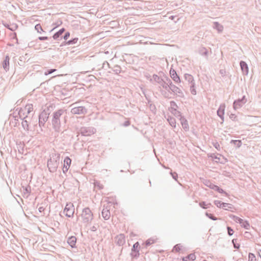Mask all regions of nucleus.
<instances>
[{"instance_id":"36","label":"nucleus","mask_w":261,"mask_h":261,"mask_svg":"<svg viewBox=\"0 0 261 261\" xmlns=\"http://www.w3.org/2000/svg\"><path fill=\"white\" fill-rule=\"evenodd\" d=\"M227 229H228V234H229L230 236L232 235V234H233V233L234 232V231H233V230H232L231 228H230L229 227H228L227 228Z\"/></svg>"},{"instance_id":"48","label":"nucleus","mask_w":261,"mask_h":261,"mask_svg":"<svg viewBox=\"0 0 261 261\" xmlns=\"http://www.w3.org/2000/svg\"><path fill=\"white\" fill-rule=\"evenodd\" d=\"M107 64V65H110L108 63V62L107 61H105L103 63H102V65H105V64Z\"/></svg>"},{"instance_id":"34","label":"nucleus","mask_w":261,"mask_h":261,"mask_svg":"<svg viewBox=\"0 0 261 261\" xmlns=\"http://www.w3.org/2000/svg\"><path fill=\"white\" fill-rule=\"evenodd\" d=\"M118 238L120 240L122 241V242H124V237L123 234H120L118 236Z\"/></svg>"},{"instance_id":"37","label":"nucleus","mask_w":261,"mask_h":261,"mask_svg":"<svg viewBox=\"0 0 261 261\" xmlns=\"http://www.w3.org/2000/svg\"><path fill=\"white\" fill-rule=\"evenodd\" d=\"M12 39H16V43H18V39L17 38V35L16 33H14L13 34V36L12 37Z\"/></svg>"},{"instance_id":"8","label":"nucleus","mask_w":261,"mask_h":261,"mask_svg":"<svg viewBox=\"0 0 261 261\" xmlns=\"http://www.w3.org/2000/svg\"><path fill=\"white\" fill-rule=\"evenodd\" d=\"M65 31V29L64 28H62L57 32L55 33L52 37L54 40H60L62 39V37L61 36Z\"/></svg>"},{"instance_id":"13","label":"nucleus","mask_w":261,"mask_h":261,"mask_svg":"<svg viewBox=\"0 0 261 261\" xmlns=\"http://www.w3.org/2000/svg\"><path fill=\"white\" fill-rule=\"evenodd\" d=\"M181 124L182 125V128L186 130H188L189 129V125L188 121L186 119L184 118H180Z\"/></svg>"},{"instance_id":"22","label":"nucleus","mask_w":261,"mask_h":261,"mask_svg":"<svg viewBox=\"0 0 261 261\" xmlns=\"http://www.w3.org/2000/svg\"><path fill=\"white\" fill-rule=\"evenodd\" d=\"M182 246L180 245H176L174 246L173 249H172V251L173 252H178L180 251V250H181Z\"/></svg>"},{"instance_id":"27","label":"nucleus","mask_w":261,"mask_h":261,"mask_svg":"<svg viewBox=\"0 0 261 261\" xmlns=\"http://www.w3.org/2000/svg\"><path fill=\"white\" fill-rule=\"evenodd\" d=\"M233 219H234V221L236 223H241L243 221V220L242 219H241V218L235 217V216L233 217Z\"/></svg>"},{"instance_id":"31","label":"nucleus","mask_w":261,"mask_h":261,"mask_svg":"<svg viewBox=\"0 0 261 261\" xmlns=\"http://www.w3.org/2000/svg\"><path fill=\"white\" fill-rule=\"evenodd\" d=\"M170 106L171 109H173L174 110H176V109L177 108L176 103L174 102H171Z\"/></svg>"},{"instance_id":"17","label":"nucleus","mask_w":261,"mask_h":261,"mask_svg":"<svg viewBox=\"0 0 261 261\" xmlns=\"http://www.w3.org/2000/svg\"><path fill=\"white\" fill-rule=\"evenodd\" d=\"M24 110L27 111V114L30 113L33 111V105L32 104L26 105V106L24 108Z\"/></svg>"},{"instance_id":"40","label":"nucleus","mask_w":261,"mask_h":261,"mask_svg":"<svg viewBox=\"0 0 261 261\" xmlns=\"http://www.w3.org/2000/svg\"><path fill=\"white\" fill-rule=\"evenodd\" d=\"M240 66H246L247 65V64H246V63L243 61H241L240 62Z\"/></svg>"},{"instance_id":"24","label":"nucleus","mask_w":261,"mask_h":261,"mask_svg":"<svg viewBox=\"0 0 261 261\" xmlns=\"http://www.w3.org/2000/svg\"><path fill=\"white\" fill-rule=\"evenodd\" d=\"M62 113V112L61 110H59V111H57V112H56L54 114L55 118L58 120L59 118L61 116Z\"/></svg>"},{"instance_id":"29","label":"nucleus","mask_w":261,"mask_h":261,"mask_svg":"<svg viewBox=\"0 0 261 261\" xmlns=\"http://www.w3.org/2000/svg\"><path fill=\"white\" fill-rule=\"evenodd\" d=\"M154 243V240H148L146 241V245H150Z\"/></svg>"},{"instance_id":"14","label":"nucleus","mask_w":261,"mask_h":261,"mask_svg":"<svg viewBox=\"0 0 261 261\" xmlns=\"http://www.w3.org/2000/svg\"><path fill=\"white\" fill-rule=\"evenodd\" d=\"M214 28L216 29L219 32H222L223 30V27L222 25L220 24L218 22H214Z\"/></svg>"},{"instance_id":"26","label":"nucleus","mask_w":261,"mask_h":261,"mask_svg":"<svg viewBox=\"0 0 261 261\" xmlns=\"http://www.w3.org/2000/svg\"><path fill=\"white\" fill-rule=\"evenodd\" d=\"M62 24V21L60 19H58L57 21V22L55 23V25H56V27L54 29H53L50 31H53L56 27L60 26Z\"/></svg>"},{"instance_id":"28","label":"nucleus","mask_w":261,"mask_h":261,"mask_svg":"<svg viewBox=\"0 0 261 261\" xmlns=\"http://www.w3.org/2000/svg\"><path fill=\"white\" fill-rule=\"evenodd\" d=\"M206 215L207 217H208V218H211V219L213 220H217V218H216V217H214L212 214H209V213H206Z\"/></svg>"},{"instance_id":"21","label":"nucleus","mask_w":261,"mask_h":261,"mask_svg":"<svg viewBox=\"0 0 261 261\" xmlns=\"http://www.w3.org/2000/svg\"><path fill=\"white\" fill-rule=\"evenodd\" d=\"M10 58L8 56H6L5 59L2 62V65H9Z\"/></svg>"},{"instance_id":"4","label":"nucleus","mask_w":261,"mask_h":261,"mask_svg":"<svg viewBox=\"0 0 261 261\" xmlns=\"http://www.w3.org/2000/svg\"><path fill=\"white\" fill-rule=\"evenodd\" d=\"M216 205L219 208H223L225 210H229L232 208V205L231 204L223 202L222 201H214Z\"/></svg>"},{"instance_id":"7","label":"nucleus","mask_w":261,"mask_h":261,"mask_svg":"<svg viewBox=\"0 0 261 261\" xmlns=\"http://www.w3.org/2000/svg\"><path fill=\"white\" fill-rule=\"evenodd\" d=\"M170 75L172 80L175 82L177 83L180 82V79L178 76L175 70L171 69L170 70Z\"/></svg>"},{"instance_id":"20","label":"nucleus","mask_w":261,"mask_h":261,"mask_svg":"<svg viewBox=\"0 0 261 261\" xmlns=\"http://www.w3.org/2000/svg\"><path fill=\"white\" fill-rule=\"evenodd\" d=\"M240 224H241L242 227L243 228H245L247 229L249 228V224L247 221L243 220Z\"/></svg>"},{"instance_id":"44","label":"nucleus","mask_w":261,"mask_h":261,"mask_svg":"<svg viewBox=\"0 0 261 261\" xmlns=\"http://www.w3.org/2000/svg\"><path fill=\"white\" fill-rule=\"evenodd\" d=\"M176 17L175 16H171L169 17V18L172 20L174 19V18Z\"/></svg>"},{"instance_id":"1","label":"nucleus","mask_w":261,"mask_h":261,"mask_svg":"<svg viewBox=\"0 0 261 261\" xmlns=\"http://www.w3.org/2000/svg\"><path fill=\"white\" fill-rule=\"evenodd\" d=\"M81 221L85 224L91 223L93 219V214L88 207L85 208L81 214Z\"/></svg>"},{"instance_id":"53","label":"nucleus","mask_w":261,"mask_h":261,"mask_svg":"<svg viewBox=\"0 0 261 261\" xmlns=\"http://www.w3.org/2000/svg\"><path fill=\"white\" fill-rule=\"evenodd\" d=\"M61 75H62V74H61ZM60 75V74H58V75Z\"/></svg>"},{"instance_id":"10","label":"nucleus","mask_w":261,"mask_h":261,"mask_svg":"<svg viewBox=\"0 0 261 261\" xmlns=\"http://www.w3.org/2000/svg\"><path fill=\"white\" fill-rule=\"evenodd\" d=\"M47 166L50 171H54L57 168V163L56 162L54 163L51 160H50L48 162Z\"/></svg>"},{"instance_id":"33","label":"nucleus","mask_w":261,"mask_h":261,"mask_svg":"<svg viewBox=\"0 0 261 261\" xmlns=\"http://www.w3.org/2000/svg\"><path fill=\"white\" fill-rule=\"evenodd\" d=\"M48 39H49V38L46 36L38 37V39L41 41L46 40H48Z\"/></svg>"},{"instance_id":"16","label":"nucleus","mask_w":261,"mask_h":261,"mask_svg":"<svg viewBox=\"0 0 261 261\" xmlns=\"http://www.w3.org/2000/svg\"><path fill=\"white\" fill-rule=\"evenodd\" d=\"M79 39L78 38H74L71 40H68L67 42H65V44L70 45V44H74L77 43Z\"/></svg>"},{"instance_id":"54","label":"nucleus","mask_w":261,"mask_h":261,"mask_svg":"<svg viewBox=\"0 0 261 261\" xmlns=\"http://www.w3.org/2000/svg\"><path fill=\"white\" fill-rule=\"evenodd\" d=\"M204 261H206V260H204Z\"/></svg>"},{"instance_id":"3","label":"nucleus","mask_w":261,"mask_h":261,"mask_svg":"<svg viewBox=\"0 0 261 261\" xmlns=\"http://www.w3.org/2000/svg\"><path fill=\"white\" fill-rule=\"evenodd\" d=\"M63 213L69 217H72L74 213V207L72 203H67L64 208Z\"/></svg>"},{"instance_id":"42","label":"nucleus","mask_w":261,"mask_h":261,"mask_svg":"<svg viewBox=\"0 0 261 261\" xmlns=\"http://www.w3.org/2000/svg\"><path fill=\"white\" fill-rule=\"evenodd\" d=\"M55 70H56L55 69L50 70V71H48V73H45V75H48V74H51V73L54 72Z\"/></svg>"},{"instance_id":"30","label":"nucleus","mask_w":261,"mask_h":261,"mask_svg":"<svg viewBox=\"0 0 261 261\" xmlns=\"http://www.w3.org/2000/svg\"><path fill=\"white\" fill-rule=\"evenodd\" d=\"M18 28V25L16 24H12V26L9 28V30L12 31H15Z\"/></svg>"},{"instance_id":"52","label":"nucleus","mask_w":261,"mask_h":261,"mask_svg":"<svg viewBox=\"0 0 261 261\" xmlns=\"http://www.w3.org/2000/svg\"><path fill=\"white\" fill-rule=\"evenodd\" d=\"M6 27H7L8 29H9V28H10V27L9 25H8L7 26H6Z\"/></svg>"},{"instance_id":"2","label":"nucleus","mask_w":261,"mask_h":261,"mask_svg":"<svg viewBox=\"0 0 261 261\" xmlns=\"http://www.w3.org/2000/svg\"><path fill=\"white\" fill-rule=\"evenodd\" d=\"M116 204L109 202L108 205L103 209L102 212V216L105 220H108L111 216L110 209L111 207H115Z\"/></svg>"},{"instance_id":"32","label":"nucleus","mask_w":261,"mask_h":261,"mask_svg":"<svg viewBox=\"0 0 261 261\" xmlns=\"http://www.w3.org/2000/svg\"><path fill=\"white\" fill-rule=\"evenodd\" d=\"M70 36V33L69 32H67L65 33V34H64V36H63V38L64 39H65V40H66L67 39H68V38Z\"/></svg>"},{"instance_id":"49","label":"nucleus","mask_w":261,"mask_h":261,"mask_svg":"<svg viewBox=\"0 0 261 261\" xmlns=\"http://www.w3.org/2000/svg\"><path fill=\"white\" fill-rule=\"evenodd\" d=\"M231 117V118H234V119L236 118V116H234V115H232Z\"/></svg>"},{"instance_id":"25","label":"nucleus","mask_w":261,"mask_h":261,"mask_svg":"<svg viewBox=\"0 0 261 261\" xmlns=\"http://www.w3.org/2000/svg\"><path fill=\"white\" fill-rule=\"evenodd\" d=\"M168 121L172 127H175L176 122L174 118H169L168 119Z\"/></svg>"},{"instance_id":"47","label":"nucleus","mask_w":261,"mask_h":261,"mask_svg":"<svg viewBox=\"0 0 261 261\" xmlns=\"http://www.w3.org/2000/svg\"><path fill=\"white\" fill-rule=\"evenodd\" d=\"M99 185V184H97L96 185H97L98 186H99V189H103V185Z\"/></svg>"},{"instance_id":"51","label":"nucleus","mask_w":261,"mask_h":261,"mask_svg":"<svg viewBox=\"0 0 261 261\" xmlns=\"http://www.w3.org/2000/svg\"><path fill=\"white\" fill-rule=\"evenodd\" d=\"M234 247H235V248H239V247H238V246H237V245H235V244L234 245Z\"/></svg>"},{"instance_id":"18","label":"nucleus","mask_w":261,"mask_h":261,"mask_svg":"<svg viewBox=\"0 0 261 261\" xmlns=\"http://www.w3.org/2000/svg\"><path fill=\"white\" fill-rule=\"evenodd\" d=\"M35 29L37 31V32L39 33H41L42 32H44L43 29H42L41 25L39 23L35 25Z\"/></svg>"},{"instance_id":"15","label":"nucleus","mask_w":261,"mask_h":261,"mask_svg":"<svg viewBox=\"0 0 261 261\" xmlns=\"http://www.w3.org/2000/svg\"><path fill=\"white\" fill-rule=\"evenodd\" d=\"M198 52L200 55L202 56H204L205 57L207 56L208 50L204 47L201 46L199 47Z\"/></svg>"},{"instance_id":"45","label":"nucleus","mask_w":261,"mask_h":261,"mask_svg":"<svg viewBox=\"0 0 261 261\" xmlns=\"http://www.w3.org/2000/svg\"><path fill=\"white\" fill-rule=\"evenodd\" d=\"M206 185H207V186H208V187H210L211 189H212L213 186H214L215 185H213V184H211L210 185L206 184Z\"/></svg>"},{"instance_id":"23","label":"nucleus","mask_w":261,"mask_h":261,"mask_svg":"<svg viewBox=\"0 0 261 261\" xmlns=\"http://www.w3.org/2000/svg\"><path fill=\"white\" fill-rule=\"evenodd\" d=\"M248 261H256V257L254 254L251 253H249Z\"/></svg>"},{"instance_id":"43","label":"nucleus","mask_w":261,"mask_h":261,"mask_svg":"<svg viewBox=\"0 0 261 261\" xmlns=\"http://www.w3.org/2000/svg\"><path fill=\"white\" fill-rule=\"evenodd\" d=\"M39 212H42L44 211V208L42 206L39 207L38 208Z\"/></svg>"},{"instance_id":"5","label":"nucleus","mask_w":261,"mask_h":261,"mask_svg":"<svg viewBox=\"0 0 261 261\" xmlns=\"http://www.w3.org/2000/svg\"><path fill=\"white\" fill-rule=\"evenodd\" d=\"M70 112L73 114H84L86 113V109L84 107H74Z\"/></svg>"},{"instance_id":"19","label":"nucleus","mask_w":261,"mask_h":261,"mask_svg":"<svg viewBox=\"0 0 261 261\" xmlns=\"http://www.w3.org/2000/svg\"><path fill=\"white\" fill-rule=\"evenodd\" d=\"M200 206L203 207V208H207L208 207H210L211 204L210 203H206L205 202H201L199 203Z\"/></svg>"},{"instance_id":"12","label":"nucleus","mask_w":261,"mask_h":261,"mask_svg":"<svg viewBox=\"0 0 261 261\" xmlns=\"http://www.w3.org/2000/svg\"><path fill=\"white\" fill-rule=\"evenodd\" d=\"M225 106L224 105L220 106L219 108L217 113L219 116L223 119L224 114Z\"/></svg>"},{"instance_id":"50","label":"nucleus","mask_w":261,"mask_h":261,"mask_svg":"<svg viewBox=\"0 0 261 261\" xmlns=\"http://www.w3.org/2000/svg\"><path fill=\"white\" fill-rule=\"evenodd\" d=\"M258 255H259V257H260V258H261V252L258 253Z\"/></svg>"},{"instance_id":"39","label":"nucleus","mask_w":261,"mask_h":261,"mask_svg":"<svg viewBox=\"0 0 261 261\" xmlns=\"http://www.w3.org/2000/svg\"><path fill=\"white\" fill-rule=\"evenodd\" d=\"M220 193H225L226 195V193L224 191V190L220 188L216 190Z\"/></svg>"},{"instance_id":"38","label":"nucleus","mask_w":261,"mask_h":261,"mask_svg":"<svg viewBox=\"0 0 261 261\" xmlns=\"http://www.w3.org/2000/svg\"><path fill=\"white\" fill-rule=\"evenodd\" d=\"M170 88L173 91H177V90H178V88L176 87L175 86H171Z\"/></svg>"},{"instance_id":"9","label":"nucleus","mask_w":261,"mask_h":261,"mask_svg":"<svg viewBox=\"0 0 261 261\" xmlns=\"http://www.w3.org/2000/svg\"><path fill=\"white\" fill-rule=\"evenodd\" d=\"M77 239L74 236L70 237L67 240V243L71 247L74 248L75 246Z\"/></svg>"},{"instance_id":"35","label":"nucleus","mask_w":261,"mask_h":261,"mask_svg":"<svg viewBox=\"0 0 261 261\" xmlns=\"http://www.w3.org/2000/svg\"><path fill=\"white\" fill-rule=\"evenodd\" d=\"M139 247V243L138 242H137L136 244H135L133 246V248L135 250H138V249Z\"/></svg>"},{"instance_id":"6","label":"nucleus","mask_w":261,"mask_h":261,"mask_svg":"<svg viewBox=\"0 0 261 261\" xmlns=\"http://www.w3.org/2000/svg\"><path fill=\"white\" fill-rule=\"evenodd\" d=\"M71 165V159L69 157H66L64 160V164L63 167V173H66Z\"/></svg>"},{"instance_id":"41","label":"nucleus","mask_w":261,"mask_h":261,"mask_svg":"<svg viewBox=\"0 0 261 261\" xmlns=\"http://www.w3.org/2000/svg\"><path fill=\"white\" fill-rule=\"evenodd\" d=\"M219 188V187L218 186H216V185L213 186V187H212V189L213 190H216V191Z\"/></svg>"},{"instance_id":"46","label":"nucleus","mask_w":261,"mask_h":261,"mask_svg":"<svg viewBox=\"0 0 261 261\" xmlns=\"http://www.w3.org/2000/svg\"><path fill=\"white\" fill-rule=\"evenodd\" d=\"M247 66H241L242 70H243L244 69L247 70Z\"/></svg>"},{"instance_id":"11","label":"nucleus","mask_w":261,"mask_h":261,"mask_svg":"<svg viewBox=\"0 0 261 261\" xmlns=\"http://www.w3.org/2000/svg\"><path fill=\"white\" fill-rule=\"evenodd\" d=\"M196 258V256L194 253L190 254L186 257L182 258V261H194Z\"/></svg>"}]
</instances>
